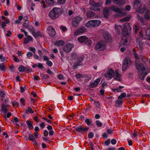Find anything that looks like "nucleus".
<instances>
[{
  "label": "nucleus",
  "instance_id": "c9c22d12",
  "mask_svg": "<svg viewBox=\"0 0 150 150\" xmlns=\"http://www.w3.org/2000/svg\"><path fill=\"white\" fill-rule=\"evenodd\" d=\"M146 35L147 37H150V27H148L146 29Z\"/></svg>",
  "mask_w": 150,
  "mask_h": 150
},
{
  "label": "nucleus",
  "instance_id": "a18cd8bd",
  "mask_svg": "<svg viewBox=\"0 0 150 150\" xmlns=\"http://www.w3.org/2000/svg\"><path fill=\"white\" fill-rule=\"evenodd\" d=\"M28 139L30 141H34L35 140V137L33 134H30L28 137Z\"/></svg>",
  "mask_w": 150,
  "mask_h": 150
},
{
  "label": "nucleus",
  "instance_id": "2eb2a0df",
  "mask_svg": "<svg viewBox=\"0 0 150 150\" xmlns=\"http://www.w3.org/2000/svg\"><path fill=\"white\" fill-rule=\"evenodd\" d=\"M110 8L111 10L115 12H117L119 14L122 13V10L121 9L119 8L115 5H112Z\"/></svg>",
  "mask_w": 150,
  "mask_h": 150
},
{
  "label": "nucleus",
  "instance_id": "338daca9",
  "mask_svg": "<svg viewBox=\"0 0 150 150\" xmlns=\"http://www.w3.org/2000/svg\"><path fill=\"white\" fill-rule=\"evenodd\" d=\"M94 103L96 106L98 108H99L100 106V103L98 101L95 102V101H94Z\"/></svg>",
  "mask_w": 150,
  "mask_h": 150
},
{
  "label": "nucleus",
  "instance_id": "c03bdc74",
  "mask_svg": "<svg viewBox=\"0 0 150 150\" xmlns=\"http://www.w3.org/2000/svg\"><path fill=\"white\" fill-rule=\"evenodd\" d=\"M18 70L20 72H23L25 70V68L23 66L21 65L19 67Z\"/></svg>",
  "mask_w": 150,
  "mask_h": 150
},
{
  "label": "nucleus",
  "instance_id": "ddd939ff",
  "mask_svg": "<svg viewBox=\"0 0 150 150\" xmlns=\"http://www.w3.org/2000/svg\"><path fill=\"white\" fill-rule=\"evenodd\" d=\"M32 33L33 35L35 38H37L40 36L42 37L44 36V35L43 33L41 32L40 31L36 32L35 30H33L32 31Z\"/></svg>",
  "mask_w": 150,
  "mask_h": 150
},
{
  "label": "nucleus",
  "instance_id": "680f3d73",
  "mask_svg": "<svg viewBox=\"0 0 150 150\" xmlns=\"http://www.w3.org/2000/svg\"><path fill=\"white\" fill-rule=\"evenodd\" d=\"M137 133L138 132H137L134 131L132 134V137L134 138L136 137L137 135Z\"/></svg>",
  "mask_w": 150,
  "mask_h": 150
},
{
  "label": "nucleus",
  "instance_id": "f704fd0d",
  "mask_svg": "<svg viewBox=\"0 0 150 150\" xmlns=\"http://www.w3.org/2000/svg\"><path fill=\"white\" fill-rule=\"evenodd\" d=\"M116 103L115 104V106L116 107H117L119 106L120 105L122 104V101L121 100H118L115 101Z\"/></svg>",
  "mask_w": 150,
  "mask_h": 150
},
{
  "label": "nucleus",
  "instance_id": "774afa93",
  "mask_svg": "<svg viewBox=\"0 0 150 150\" xmlns=\"http://www.w3.org/2000/svg\"><path fill=\"white\" fill-rule=\"evenodd\" d=\"M110 143V139H108L105 142V144L106 145H108Z\"/></svg>",
  "mask_w": 150,
  "mask_h": 150
},
{
  "label": "nucleus",
  "instance_id": "58836bf2",
  "mask_svg": "<svg viewBox=\"0 0 150 150\" xmlns=\"http://www.w3.org/2000/svg\"><path fill=\"white\" fill-rule=\"evenodd\" d=\"M130 17H131L129 16H126L124 18L120 20V21L121 22L128 21L130 19Z\"/></svg>",
  "mask_w": 150,
  "mask_h": 150
},
{
  "label": "nucleus",
  "instance_id": "4be33fe9",
  "mask_svg": "<svg viewBox=\"0 0 150 150\" xmlns=\"http://www.w3.org/2000/svg\"><path fill=\"white\" fill-rule=\"evenodd\" d=\"M138 73L139 78L142 80L144 79L145 76L147 74V73L146 72L144 71H141L140 73L138 72Z\"/></svg>",
  "mask_w": 150,
  "mask_h": 150
},
{
  "label": "nucleus",
  "instance_id": "5701e85b",
  "mask_svg": "<svg viewBox=\"0 0 150 150\" xmlns=\"http://www.w3.org/2000/svg\"><path fill=\"white\" fill-rule=\"evenodd\" d=\"M88 39V38L85 36H81L78 38V40L81 43H85V42Z\"/></svg>",
  "mask_w": 150,
  "mask_h": 150
},
{
  "label": "nucleus",
  "instance_id": "e2e57ef3",
  "mask_svg": "<svg viewBox=\"0 0 150 150\" xmlns=\"http://www.w3.org/2000/svg\"><path fill=\"white\" fill-rule=\"evenodd\" d=\"M0 95L1 97L3 98H4L5 96V93L3 91L0 92Z\"/></svg>",
  "mask_w": 150,
  "mask_h": 150
},
{
  "label": "nucleus",
  "instance_id": "b1692460",
  "mask_svg": "<svg viewBox=\"0 0 150 150\" xmlns=\"http://www.w3.org/2000/svg\"><path fill=\"white\" fill-rule=\"evenodd\" d=\"M136 41L137 43H138V45L140 49H142L143 48V45L144 44V42L142 40L139 39H137L136 40Z\"/></svg>",
  "mask_w": 150,
  "mask_h": 150
},
{
  "label": "nucleus",
  "instance_id": "37998d69",
  "mask_svg": "<svg viewBox=\"0 0 150 150\" xmlns=\"http://www.w3.org/2000/svg\"><path fill=\"white\" fill-rule=\"evenodd\" d=\"M20 102L21 104L23 106H25V100L23 98H21L20 100Z\"/></svg>",
  "mask_w": 150,
  "mask_h": 150
},
{
  "label": "nucleus",
  "instance_id": "39448f33",
  "mask_svg": "<svg viewBox=\"0 0 150 150\" xmlns=\"http://www.w3.org/2000/svg\"><path fill=\"white\" fill-rule=\"evenodd\" d=\"M101 23V21L98 20H91L87 22L85 24L87 27H93L98 26Z\"/></svg>",
  "mask_w": 150,
  "mask_h": 150
},
{
  "label": "nucleus",
  "instance_id": "c85d7f7f",
  "mask_svg": "<svg viewBox=\"0 0 150 150\" xmlns=\"http://www.w3.org/2000/svg\"><path fill=\"white\" fill-rule=\"evenodd\" d=\"M113 2L116 4L121 5L124 4V2L123 0H114Z\"/></svg>",
  "mask_w": 150,
  "mask_h": 150
},
{
  "label": "nucleus",
  "instance_id": "6e6d98bb",
  "mask_svg": "<svg viewBox=\"0 0 150 150\" xmlns=\"http://www.w3.org/2000/svg\"><path fill=\"white\" fill-rule=\"evenodd\" d=\"M66 0H58V3L61 4H63L65 3Z\"/></svg>",
  "mask_w": 150,
  "mask_h": 150
},
{
  "label": "nucleus",
  "instance_id": "9b49d317",
  "mask_svg": "<svg viewBox=\"0 0 150 150\" xmlns=\"http://www.w3.org/2000/svg\"><path fill=\"white\" fill-rule=\"evenodd\" d=\"M47 32L49 34L50 36L54 37L55 35L56 32L54 29L51 26H49L47 29Z\"/></svg>",
  "mask_w": 150,
  "mask_h": 150
},
{
  "label": "nucleus",
  "instance_id": "393cba45",
  "mask_svg": "<svg viewBox=\"0 0 150 150\" xmlns=\"http://www.w3.org/2000/svg\"><path fill=\"white\" fill-rule=\"evenodd\" d=\"M26 124L29 128L30 129L33 128V123L30 120H28L26 121Z\"/></svg>",
  "mask_w": 150,
  "mask_h": 150
},
{
  "label": "nucleus",
  "instance_id": "4468645a",
  "mask_svg": "<svg viewBox=\"0 0 150 150\" xmlns=\"http://www.w3.org/2000/svg\"><path fill=\"white\" fill-rule=\"evenodd\" d=\"M100 80V79L99 78L96 79L94 81L91 82L89 84V86L91 88H93L96 87L97 86L99 83Z\"/></svg>",
  "mask_w": 150,
  "mask_h": 150
},
{
  "label": "nucleus",
  "instance_id": "79ce46f5",
  "mask_svg": "<svg viewBox=\"0 0 150 150\" xmlns=\"http://www.w3.org/2000/svg\"><path fill=\"white\" fill-rule=\"evenodd\" d=\"M45 1L46 3L49 5H52L54 3L53 0H45Z\"/></svg>",
  "mask_w": 150,
  "mask_h": 150
},
{
  "label": "nucleus",
  "instance_id": "20e7f679",
  "mask_svg": "<svg viewBox=\"0 0 150 150\" xmlns=\"http://www.w3.org/2000/svg\"><path fill=\"white\" fill-rule=\"evenodd\" d=\"M141 0H135L134 1V8L136 9H138V12L143 14L145 11L146 8H144L142 9L140 8L141 4Z\"/></svg>",
  "mask_w": 150,
  "mask_h": 150
},
{
  "label": "nucleus",
  "instance_id": "8fccbe9b",
  "mask_svg": "<svg viewBox=\"0 0 150 150\" xmlns=\"http://www.w3.org/2000/svg\"><path fill=\"white\" fill-rule=\"evenodd\" d=\"M85 77L84 78H87V79H85V80L86 81H90L91 79V76H88L87 74H85Z\"/></svg>",
  "mask_w": 150,
  "mask_h": 150
},
{
  "label": "nucleus",
  "instance_id": "de8ad7c7",
  "mask_svg": "<svg viewBox=\"0 0 150 150\" xmlns=\"http://www.w3.org/2000/svg\"><path fill=\"white\" fill-rule=\"evenodd\" d=\"M96 124L99 127H101L102 125V123L99 120L96 121Z\"/></svg>",
  "mask_w": 150,
  "mask_h": 150
},
{
  "label": "nucleus",
  "instance_id": "e433bc0d",
  "mask_svg": "<svg viewBox=\"0 0 150 150\" xmlns=\"http://www.w3.org/2000/svg\"><path fill=\"white\" fill-rule=\"evenodd\" d=\"M140 29L139 26L138 25H134V30L135 33L136 34L138 30Z\"/></svg>",
  "mask_w": 150,
  "mask_h": 150
},
{
  "label": "nucleus",
  "instance_id": "9d476101",
  "mask_svg": "<svg viewBox=\"0 0 150 150\" xmlns=\"http://www.w3.org/2000/svg\"><path fill=\"white\" fill-rule=\"evenodd\" d=\"M114 72L113 70L111 68L108 69L105 76L108 80H110L114 76Z\"/></svg>",
  "mask_w": 150,
  "mask_h": 150
},
{
  "label": "nucleus",
  "instance_id": "0eeeda50",
  "mask_svg": "<svg viewBox=\"0 0 150 150\" xmlns=\"http://www.w3.org/2000/svg\"><path fill=\"white\" fill-rule=\"evenodd\" d=\"M131 60L129 57H126L124 59L122 65V70L123 71L126 70L131 63Z\"/></svg>",
  "mask_w": 150,
  "mask_h": 150
},
{
  "label": "nucleus",
  "instance_id": "4c0bfd02",
  "mask_svg": "<svg viewBox=\"0 0 150 150\" xmlns=\"http://www.w3.org/2000/svg\"><path fill=\"white\" fill-rule=\"evenodd\" d=\"M25 112L26 113H27L28 112L31 113H34L33 111L32 110L31 108L30 107H28L27 110H26Z\"/></svg>",
  "mask_w": 150,
  "mask_h": 150
},
{
  "label": "nucleus",
  "instance_id": "7c9ffc66",
  "mask_svg": "<svg viewBox=\"0 0 150 150\" xmlns=\"http://www.w3.org/2000/svg\"><path fill=\"white\" fill-rule=\"evenodd\" d=\"M0 69L1 71H4L6 69V67L4 63H2L0 64Z\"/></svg>",
  "mask_w": 150,
  "mask_h": 150
},
{
  "label": "nucleus",
  "instance_id": "6ab92c4d",
  "mask_svg": "<svg viewBox=\"0 0 150 150\" xmlns=\"http://www.w3.org/2000/svg\"><path fill=\"white\" fill-rule=\"evenodd\" d=\"M1 111L3 112L4 114L5 115V118H6V114L8 111V109L6 107L5 105L4 104L2 103L1 105Z\"/></svg>",
  "mask_w": 150,
  "mask_h": 150
},
{
  "label": "nucleus",
  "instance_id": "aec40b11",
  "mask_svg": "<svg viewBox=\"0 0 150 150\" xmlns=\"http://www.w3.org/2000/svg\"><path fill=\"white\" fill-rule=\"evenodd\" d=\"M83 60V59L82 57H80L78 59L77 62L74 63L73 67H76L77 66L80 65V63L81 62H82Z\"/></svg>",
  "mask_w": 150,
  "mask_h": 150
},
{
  "label": "nucleus",
  "instance_id": "2f4dec72",
  "mask_svg": "<svg viewBox=\"0 0 150 150\" xmlns=\"http://www.w3.org/2000/svg\"><path fill=\"white\" fill-rule=\"evenodd\" d=\"M123 26L124 28L126 29L127 30H128V29L129 30H131L132 29L131 27L129 25V24L127 23H126L124 24L123 25Z\"/></svg>",
  "mask_w": 150,
  "mask_h": 150
},
{
  "label": "nucleus",
  "instance_id": "c756f323",
  "mask_svg": "<svg viewBox=\"0 0 150 150\" xmlns=\"http://www.w3.org/2000/svg\"><path fill=\"white\" fill-rule=\"evenodd\" d=\"M64 43V42L61 40H59L56 42L55 43V45L58 46H60L63 45Z\"/></svg>",
  "mask_w": 150,
  "mask_h": 150
},
{
  "label": "nucleus",
  "instance_id": "a211bd4d",
  "mask_svg": "<svg viewBox=\"0 0 150 150\" xmlns=\"http://www.w3.org/2000/svg\"><path fill=\"white\" fill-rule=\"evenodd\" d=\"M86 29L84 26H82L77 29L75 32L76 35L85 32L86 31Z\"/></svg>",
  "mask_w": 150,
  "mask_h": 150
},
{
  "label": "nucleus",
  "instance_id": "423d86ee",
  "mask_svg": "<svg viewBox=\"0 0 150 150\" xmlns=\"http://www.w3.org/2000/svg\"><path fill=\"white\" fill-rule=\"evenodd\" d=\"M90 9L91 10L95 11L100 10L99 4L96 3L94 0H90Z\"/></svg>",
  "mask_w": 150,
  "mask_h": 150
},
{
  "label": "nucleus",
  "instance_id": "69168bd1",
  "mask_svg": "<svg viewBox=\"0 0 150 150\" xmlns=\"http://www.w3.org/2000/svg\"><path fill=\"white\" fill-rule=\"evenodd\" d=\"M47 72L48 74H50L51 75H53V72H52L51 71V70L50 69H48L47 70Z\"/></svg>",
  "mask_w": 150,
  "mask_h": 150
},
{
  "label": "nucleus",
  "instance_id": "dca6fc26",
  "mask_svg": "<svg viewBox=\"0 0 150 150\" xmlns=\"http://www.w3.org/2000/svg\"><path fill=\"white\" fill-rule=\"evenodd\" d=\"M114 78L115 80L119 81H121V75L119 73V70L118 69L115 71L114 73Z\"/></svg>",
  "mask_w": 150,
  "mask_h": 150
},
{
  "label": "nucleus",
  "instance_id": "864d4df0",
  "mask_svg": "<svg viewBox=\"0 0 150 150\" xmlns=\"http://www.w3.org/2000/svg\"><path fill=\"white\" fill-rule=\"evenodd\" d=\"M137 18L140 21L142 22H143L144 19L142 17H141L138 15H137Z\"/></svg>",
  "mask_w": 150,
  "mask_h": 150
},
{
  "label": "nucleus",
  "instance_id": "052dcab7",
  "mask_svg": "<svg viewBox=\"0 0 150 150\" xmlns=\"http://www.w3.org/2000/svg\"><path fill=\"white\" fill-rule=\"evenodd\" d=\"M46 64L48 66L51 67L52 65V62L50 61H47L46 62Z\"/></svg>",
  "mask_w": 150,
  "mask_h": 150
},
{
  "label": "nucleus",
  "instance_id": "72a5a7b5",
  "mask_svg": "<svg viewBox=\"0 0 150 150\" xmlns=\"http://www.w3.org/2000/svg\"><path fill=\"white\" fill-rule=\"evenodd\" d=\"M85 122L88 125H94L93 124H92V121L90 119H86L85 120Z\"/></svg>",
  "mask_w": 150,
  "mask_h": 150
},
{
  "label": "nucleus",
  "instance_id": "473e14b6",
  "mask_svg": "<svg viewBox=\"0 0 150 150\" xmlns=\"http://www.w3.org/2000/svg\"><path fill=\"white\" fill-rule=\"evenodd\" d=\"M76 77L77 79L84 78L85 77V74H81L79 73L76 75Z\"/></svg>",
  "mask_w": 150,
  "mask_h": 150
},
{
  "label": "nucleus",
  "instance_id": "bb28decb",
  "mask_svg": "<svg viewBox=\"0 0 150 150\" xmlns=\"http://www.w3.org/2000/svg\"><path fill=\"white\" fill-rule=\"evenodd\" d=\"M144 18L148 21H149L150 19V11L149 10H147L146 11L144 15Z\"/></svg>",
  "mask_w": 150,
  "mask_h": 150
},
{
  "label": "nucleus",
  "instance_id": "412c9836",
  "mask_svg": "<svg viewBox=\"0 0 150 150\" xmlns=\"http://www.w3.org/2000/svg\"><path fill=\"white\" fill-rule=\"evenodd\" d=\"M86 16L87 18H93L95 16V14L92 11H88L87 12Z\"/></svg>",
  "mask_w": 150,
  "mask_h": 150
},
{
  "label": "nucleus",
  "instance_id": "a19ab883",
  "mask_svg": "<svg viewBox=\"0 0 150 150\" xmlns=\"http://www.w3.org/2000/svg\"><path fill=\"white\" fill-rule=\"evenodd\" d=\"M126 94L125 93L123 92L121 93L120 95L118 97V99H121L124 97H126Z\"/></svg>",
  "mask_w": 150,
  "mask_h": 150
},
{
  "label": "nucleus",
  "instance_id": "603ef678",
  "mask_svg": "<svg viewBox=\"0 0 150 150\" xmlns=\"http://www.w3.org/2000/svg\"><path fill=\"white\" fill-rule=\"evenodd\" d=\"M94 136V134L92 132H90L88 135V137L90 138H92Z\"/></svg>",
  "mask_w": 150,
  "mask_h": 150
},
{
  "label": "nucleus",
  "instance_id": "bf43d9fd",
  "mask_svg": "<svg viewBox=\"0 0 150 150\" xmlns=\"http://www.w3.org/2000/svg\"><path fill=\"white\" fill-rule=\"evenodd\" d=\"M137 134H138L139 136L140 137L142 136L143 134H144V132L142 131L139 130Z\"/></svg>",
  "mask_w": 150,
  "mask_h": 150
},
{
  "label": "nucleus",
  "instance_id": "f03ea898",
  "mask_svg": "<svg viewBox=\"0 0 150 150\" xmlns=\"http://www.w3.org/2000/svg\"><path fill=\"white\" fill-rule=\"evenodd\" d=\"M61 13V9L59 8H54L50 11L49 16L51 19H55L60 16Z\"/></svg>",
  "mask_w": 150,
  "mask_h": 150
},
{
  "label": "nucleus",
  "instance_id": "f257e3e1",
  "mask_svg": "<svg viewBox=\"0 0 150 150\" xmlns=\"http://www.w3.org/2000/svg\"><path fill=\"white\" fill-rule=\"evenodd\" d=\"M130 36L128 34L125 35L122 37L120 43V46L122 47L120 49V50L122 52H124L125 50L126 49L128 43L130 41Z\"/></svg>",
  "mask_w": 150,
  "mask_h": 150
},
{
  "label": "nucleus",
  "instance_id": "a878e982",
  "mask_svg": "<svg viewBox=\"0 0 150 150\" xmlns=\"http://www.w3.org/2000/svg\"><path fill=\"white\" fill-rule=\"evenodd\" d=\"M104 38L108 42H110L112 40L111 36L107 33H105L104 35Z\"/></svg>",
  "mask_w": 150,
  "mask_h": 150
},
{
  "label": "nucleus",
  "instance_id": "3c124183",
  "mask_svg": "<svg viewBox=\"0 0 150 150\" xmlns=\"http://www.w3.org/2000/svg\"><path fill=\"white\" fill-rule=\"evenodd\" d=\"M42 119H43L45 120L48 123H52V121L48 119L47 118L45 117H42Z\"/></svg>",
  "mask_w": 150,
  "mask_h": 150
},
{
  "label": "nucleus",
  "instance_id": "5fc2aeb1",
  "mask_svg": "<svg viewBox=\"0 0 150 150\" xmlns=\"http://www.w3.org/2000/svg\"><path fill=\"white\" fill-rule=\"evenodd\" d=\"M25 69L28 73L31 72L33 71L32 69L29 67H26V68H25Z\"/></svg>",
  "mask_w": 150,
  "mask_h": 150
},
{
  "label": "nucleus",
  "instance_id": "7ed1b4c3",
  "mask_svg": "<svg viewBox=\"0 0 150 150\" xmlns=\"http://www.w3.org/2000/svg\"><path fill=\"white\" fill-rule=\"evenodd\" d=\"M135 67L136 69L138 70V72H140L141 71H144L145 70V68L144 65L140 63L139 61H142V58L139 59V57H135Z\"/></svg>",
  "mask_w": 150,
  "mask_h": 150
},
{
  "label": "nucleus",
  "instance_id": "4d7b16f0",
  "mask_svg": "<svg viewBox=\"0 0 150 150\" xmlns=\"http://www.w3.org/2000/svg\"><path fill=\"white\" fill-rule=\"evenodd\" d=\"M42 78L45 79H49V76L47 74H44L42 76Z\"/></svg>",
  "mask_w": 150,
  "mask_h": 150
},
{
  "label": "nucleus",
  "instance_id": "13d9d810",
  "mask_svg": "<svg viewBox=\"0 0 150 150\" xmlns=\"http://www.w3.org/2000/svg\"><path fill=\"white\" fill-rule=\"evenodd\" d=\"M29 49L30 51L32 52L34 54L35 53V48L33 47H30Z\"/></svg>",
  "mask_w": 150,
  "mask_h": 150
},
{
  "label": "nucleus",
  "instance_id": "6e6552de",
  "mask_svg": "<svg viewBox=\"0 0 150 150\" xmlns=\"http://www.w3.org/2000/svg\"><path fill=\"white\" fill-rule=\"evenodd\" d=\"M82 19V17L79 16H76L73 18L71 22L72 26L74 27H77L79 25Z\"/></svg>",
  "mask_w": 150,
  "mask_h": 150
},
{
  "label": "nucleus",
  "instance_id": "49530a36",
  "mask_svg": "<svg viewBox=\"0 0 150 150\" xmlns=\"http://www.w3.org/2000/svg\"><path fill=\"white\" fill-rule=\"evenodd\" d=\"M124 87L123 86H119V88L115 89L114 90H116L117 91V92H121L122 91L121 90V88H124Z\"/></svg>",
  "mask_w": 150,
  "mask_h": 150
},
{
  "label": "nucleus",
  "instance_id": "0e129e2a",
  "mask_svg": "<svg viewBox=\"0 0 150 150\" xmlns=\"http://www.w3.org/2000/svg\"><path fill=\"white\" fill-rule=\"evenodd\" d=\"M57 78L59 79H63L64 78V76L62 74H59L57 75Z\"/></svg>",
  "mask_w": 150,
  "mask_h": 150
},
{
  "label": "nucleus",
  "instance_id": "09e8293b",
  "mask_svg": "<svg viewBox=\"0 0 150 150\" xmlns=\"http://www.w3.org/2000/svg\"><path fill=\"white\" fill-rule=\"evenodd\" d=\"M121 28V26L118 25H115V29L117 32H119Z\"/></svg>",
  "mask_w": 150,
  "mask_h": 150
},
{
  "label": "nucleus",
  "instance_id": "ea45409f",
  "mask_svg": "<svg viewBox=\"0 0 150 150\" xmlns=\"http://www.w3.org/2000/svg\"><path fill=\"white\" fill-rule=\"evenodd\" d=\"M92 43V41L89 40L87 39L85 42L84 44L85 45L90 46Z\"/></svg>",
  "mask_w": 150,
  "mask_h": 150
},
{
  "label": "nucleus",
  "instance_id": "f3484780",
  "mask_svg": "<svg viewBox=\"0 0 150 150\" xmlns=\"http://www.w3.org/2000/svg\"><path fill=\"white\" fill-rule=\"evenodd\" d=\"M73 47V46L71 44H67L64 47V50L65 52L68 53L71 50Z\"/></svg>",
  "mask_w": 150,
  "mask_h": 150
},
{
  "label": "nucleus",
  "instance_id": "f8f14e48",
  "mask_svg": "<svg viewBox=\"0 0 150 150\" xmlns=\"http://www.w3.org/2000/svg\"><path fill=\"white\" fill-rule=\"evenodd\" d=\"M88 127H82L81 126H80L76 128V131L83 133L84 132L88 131Z\"/></svg>",
  "mask_w": 150,
  "mask_h": 150
},
{
  "label": "nucleus",
  "instance_id": "cd10ccee",
  "mask_svg": "<svg viewBox=\"0 0 150 150\" xmlns=\"http://www.w3.org/2000/svg\"><path fill=\"white\" fill-rule=\"evenodd\" d=\"M110 8H105L103 12V14L105 17L107 18L110 11Z\"/></svg>",
  "mask_w": 150,
  "mask_h": 150
},
{
  "label": "nucleus",
  "instance_id": "1a4fd4ad",
  "mask_svg": "<svg viewBox=\"0 0 150 150\" xmlns=\"http://www.w3.org/2000/svg\"><path fill=\"white\" fill-rule=\"evenodd\" d=\"M105 43L103 41L98 42L96 45L95 49L96 50L101 51L103 50L105 48Z\"/></svg>",
  "mask_w": 150,
  "mask_h": 150
}]
</instances>
